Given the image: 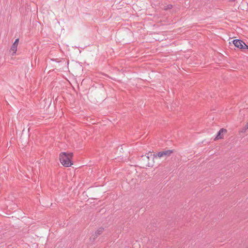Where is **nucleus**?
Segmentation results:
<instances>
[{
    "mask_svg": "<svg viewBox=\"0 0 248 248\" xmlns=\"http://www.w3.org/2000/svg\"><path fill=\"white\" fill-rule=\"evenodd\" d=\"M19 42V39H16L13 44L12 45L11 48H10V52H11L13 55L15 54L16 51H17V46Z\"/></svg>",
    "mask_w": 248,
    "mask_h": 248,
    "instance_id": "5",
    "label": "nucleus"
},
{
    "mask_svg": "<svg viewBox=\"0 0 248 248\" xmlns=\"http://www.w3.org/2000/svg\"><path fill=\"white\" fill-rule=\"evenodd\" d=\"M246 127L248 128V123L246 125Z\"/></svg>",
    "mask_w": 248,
    "mask_h": 248,
    "instance_id": "9",
    "label": "nucleus"
},
{
    "mask_svg": "<svg viewBox=\"0 0 248 248\" xmlns=\"http://www.w3.org/2000/svg\"><path fill=\"white\" fill-rule=\"evenodd\" d=\"M104 229L103 228H100L96 231V233L98 235H100L103 233L104 232Z\"/></svg>",
    "mask_w": 248,
    "mask_h": 248,
    "instance_id": "7",
    "label": "nucleus"
},
{
    "mask_svg": "<svg viewBox=\"0 0 248 248\" xmlns=\"http://www.w3.org/2000/svg\"><path fill=\"white\" fill-rule=\"evenodd\" d=\"M72 153L62 152L59 155V160L61 164L65 167H69L73 165L72 159Z\"/></svg>",
    "mask_w": 248,
    "mask_h": 248,
    "instance_id": "1",
    "label": "nucleus"
},
{
    "mask_svg": "<svg viewBox=\"0 0 248 248\" xmlns=\"http://www.w3.org/2000/svg\"><path fill=\"white\" fill-rule=\"evenodd\" d=\"M172 153V151L167 150L159 152L157 154V156L159 157H167L170 156Z\"/></svg>",
    "mask_w": 248,
    "mask_h": 248,
    "instance_id": "6",
    "label": "nucleus"
},
{
    "mask_svg": "<svg viewBox=\"0 0 248 248\" xmlns=\"http://www.w3.org/2000/svg\"><path fill=\"white\" fill-rule=\"evenodd\" d=\"M233 44L237 48L240 49H248V46L242 40L235 39L233 41Z\"/></svg>",
    "mask_w": 248,
    "mask_h": 248,
    "instance_id": "3",
    "label": "nucleus"
},
{
    "mask_svg": "<svg viewBox=\"0 0 248 248\" xmlns=\"http://www.w3.org/2000/svg\"><path fill=\"white\" fill-rule=\"evenodd\" d=\"M155 155L148 153L141 156L142 164L144 167H152L154 163Z\"/></svg>",
    "mask_w": 248,
    "mask_h": 248,
    "instance_id": "2",
    "label": "nucleus"
},
{
    "mask_svg": "<svg viewBox=\"0 0 248 248\" xmlns=\"http://www.w3.org/2000/svg\"><path fill=\"white\" fill-rule=\"evenodd\" d=\"M236 0H229V1L233 2H235Z\"/></svg>",
    "mask_w": 248,
    "mask_h": 248,
    "instance_id": "8",
    "label": "nucleus"
},
{
    "mask_svg": "<svg viewBox=\"0 0 248 248\" xmlns=\"http://www.w3.org/2000/svg\"><path fill=\"white\" fill-rule=\"evenodd\" d=\"M227 130L224 128H221L219 130L217 135L215 138V140H218L222 139L224 138V135L227 133Z\"/></svg>",
    "mask_w": 248,
    "mask_h": 248,
    "instance_id": "4",
    "label": "nucleus"
}]
</instances>
